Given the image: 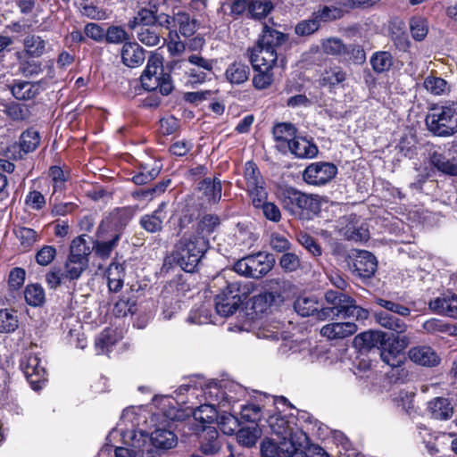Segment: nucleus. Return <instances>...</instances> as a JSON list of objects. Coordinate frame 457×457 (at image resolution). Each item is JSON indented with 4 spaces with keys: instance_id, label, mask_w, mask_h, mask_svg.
<instances>
[{
    "instance_id": "obj_1",
    "label": "nucleus",
    "mask_w": 457,
    "mask_h": 457,
    "mask_svg": "<svg viewBox=\"0 0 457 457\" xmlns=\"http://www.w3.org/2000/svg\"><path fill=\"white\" fill-rule=\"evenodd\" d=\"M91 246L84 236L75 237L70 245L62 269L53 268L46 274L48 287L55 289L67 281L78 280L88 268Z\"/></svg>"
},
{
    "instance_id": "obj_2",
    "label": "nucleus",
    "mask_w": 457,
    "mask_h": 457,
    "mask_svg": "<svg viewBox=\"0 0 457 457\" xmlns=\"http://www.w3.org/2000/svg\"><path fill=\"white\" fill-rule=\"evenodd\" d=\"M354 340L366 348L377 347L383 362L392 368L400 367L403 363V352L410 344L408 336H388L382 331H366L358 335Z\"/></svg>"
},
{
    "instance_id": "obj_3",
    "label": "nucleus",
    "mask_w": 457,
    "mask_h": 457,
    "mask_svg": "<svg viewBox=\"0 0 457 457\" xmlns=\"http://www.w3.org/2000/svg\"><path fill=\"white\" fill-rule=\"evenodd\" d=\"M286 39L284 33L264 25L262 35L250 50L249 57L253 70H273L278 61L277 49Z\"/></svg>"
},
{
    "instance_id": "obj_4",
    "label": "nucleus",
    "mask_w": 457,
    "mask_h": 457,
    "mask_svg": "<svg viewBox=\"0 0 457 457\" xmlns=\"http://www.w3.org/2000/svg\"><path fill=\"white\" fill-rule=\"evenodd\" d=\"M328 306H322L318 312V320H325L337 317L343 319L354 318L356 320H365L369 312L357 305L350 295L339 291L328 290L324 295Z\"/></svg>"
},
{
    "instance_id": "obj_5",
    "label": "nucleus",
    "mask_w": 457,
    "mask_h": 457,
    "mask_svg": "<svg viewBox=\"0 0 457 457\" xmlns=\"http://www.w3.org/2000/svg\"><path fill=\"white\" fill-rule=\"evenodd\" d=\"M281 203L286 211L301 220H311L320 211L318 195L306 194L293 187L283 191Z\"/></svg>"
},
{
    "instance_id": "obj_6",
    "label": "nucleus",
    "mask_w": 457,
    "mask_h": 457,
    "mask_svg": "<svg viewBox=\"0 0 457 457\" xmlns=\"http://www.w3.org/2000/svg\"><path fill=\"white\" fill-rule=\"evenodd\" d=\"M208 247L204 237H184L176 245L173 260L186 272H194Z\"/></svg>"
},
{
    "instance_id": "obj_7",
    "label": "nucleus",
    "mask_w": 457,
    "mask_h": 457,
    "mask_svg": "<svg viewBox=\"0 0 457 457\" xmlns=\"http://www.w3.org/2000/svg\"><path fill=\"white\" fill-rule=\"evenodd\" d=\"M429 131L439 137L452 136L457 132V104L436 106L426 117Z\"/></svg>"
},
{
    "instance_id": "obj_8",
    "label": "nucleus",
    "mask_w": 457,
    "mask_h": 457,
    "mask_svg": "<svg viewBox=\"0 0 457 457\" xmlns=\"http://www.w3.org/2000/svg\"><path fill=\"white\" fill-rule=\"evenodd\" d=\"M142 87L147 91L159 89L162 96H168L173 89L170 76L163 72L162 59L158 54H152L140 77Z\"/></svg>"
},
{
    "instance_id": "obj_9",
    "label": "nucleus",
    "mask_w": 457,
    "mask_h": 457,
    "mask_svg": "<svg viewBox=\"0 0 457 457\" xmlns=\"http://www.w3.org/2000/svg\"><path fill=\"white\" fill-rule=\"evenodd\" d=\"M201 390L203 396L208 403H214V406L227 407L228 400L225 395V383L218 384L216 382L205 383L203 378H191L188 384H183L178 388V393L183 395L189 392L192 396L198 397L196 393Z\"/></svg>"
},
{
    "instance_id": "obj_10",
    "label": "nucleus",
    "mask_w": 457,
    "mask_h": 457,
    "mask_svg": "<svg viewBox=\"0 0 457 457\" xmlns=\"http://www.w3.org/2000/svg\"><path fill=\"white\" fill-rule=\"evenodd\" d=\"M274 263L272 254L259 252L238 260L234 264V270L245 277L260 278L271 270Z\"/></svg>"
},
{
    "instance_id": "obj_11",
    "label": "nucleus",
    "mask_w": 457,
    "mask_h": 457,
    "mask_svg": "<svg viewBox=\"0 0 457 457\" xmlns=\"http://www.w3.org/2000/svg\"><path fill=\"white\" fill-rule=\"evenodd\" d=\"M295 420V417H286L280 413H275L267 419V423L271 432L277 435L281 441L293 442V444L307 441L306 434L297 427Z\"/></svg>"
},
{
    "instance_id": "obj_12",
    "label": "nucleus",
    "mask_w": 457,
    "mask_h": 457,
    "mask_svg": "<svg viewBox=\"0 0 457 457\" xmlns=\"http://www.w3.org/2000/svg\"><path fill=\"white\" fill-rule=\"evenodd\" d=\"M245 293L238 282L227 283L226 288L215 297V310L222 317L234 314L242 304Z\"/></svg>"
},
{
    "instance_id": "obj_13",
    "label": "nucleus",
    "mask_w": 457,
    "mask_h": 457,
    "mask_svg": "<svg viewBox=\"0 0 457 457\" xmlns=\"http://www.w3.org/2000/svg\"><path fill=\"white\" fill-rule=\"evenodd\" d=\"M21 369L33 390L37 391L43 387L46 381V371L37 355L24 356L21 361Z\"/></svg>"
},
{
    "instance_id": "obj_14",
    "label": "nucleus",
    "mask_w": 457,
    "mask_h": 457,
    "mask_svg": "<svg viewBox=\"0 0 457 457\" xmlns=\"http://www.w3.org/2000/svg\"><path fill=\"white\" fill-rule=\"evenodd\" d=\"M337 173L335 164L325 162H313L308 165L303 173V180L313 186H322L328 183Z\"/></svg>"
},
{
    "instance_id": "obj_15",
    "label": "nucleus",
    "mask_w": 457,
    "mask_h": 457,
    "mask_svg": "<svg viewBox=\"0 0 457 457\" xmlns=\"http://www.w3.org/2000/svg\"><path fill=\"white\" fill-rule=\"evenodd\" d=\"M245 179L246 181L247 191L252 197L253 204H260L262 201L267 199V191L264 187V180L254 162H247L245 163Z\"/></svg>"
},
{
    "instance_id": "obj_16",
    "label": "nucleus",
    "mask_w": 457,
    "mask_h": 457,
    "mask_svg": "<svg viewBox=\"0 0 457 457\" xmlns=\"http://www.w3.org/2000/svg\"><path fill=\"white\" fill-rule=\"evenodd\" d=\"M131 219L130 212L125 208H118L112 211L106 216L101 222L98 228H104L107 232L118 235L121 237L124 228L129 224Z\"/></svg>"
},
{
    "instance_id": "obj_17",
    "label": "nucleus",
    "mask_w": 457,
    "mask_h": 457,
    "mask_svg": "<svg viewBox=\"0 0 457 457\" xmlns=\"http://www.w3.org/2000/svg\"><path fill=\"white\" fill-rule=\"evenodd\" d=\"M120 240L118 235H112L104 228H97L96 234V240L91 247V252L94 251L95 254L103 259H108L112 251L118 246V243Z\"/></svg>"
},
{
    "instance_id": "obj_18",
    "label": "nucleus",
    "mask_w": 457,
    "mask_h": 457,
    "mask_svg": "<svg viewBox=\"0 0 457 457\" xmlns=\"http://www.w3.org/2000/svg\"><path fill=\"white\" fill-rule=\"evenodd\" d=\"M130 443L125 442V446L116 447L115 457H142L147 435L143 430L134 431L129 435Z\"/></svg>"
},
{
    "instance_id": "obj_19",
    "label": "nucleus",
    "mask_w": 457,
    "mask_h": 457,
    "mask_svg": "<svg viewBox=\"0 0 457 457\" xmlns=\"http://www.w3.org/2000/svg\"><path fill=\"white\" fill-rule=\"evenodd\" d=\"M350 269L357 277L370 278L377 270L376 257L368 251H359Z\"/></svg>"
},
{
    "instance_id": "obj_20",
    "label": "nucleus",
    "mask_w": 457,
    "mask_h": 457,
    "mask_svg": "<svg viewBox=\"0 0 457 457\" xmlns=\"http://www.w3.org/2000/svg\"><path fill=\"white\" fill-rule=\"evenodd\" d=\"M408 356L412 362L424 367H436L440 363L439 355L428 345L411 347L408 352Z\"/></svg>"
},
{
    "instance_id": "obj_21",
    "label": "nucleus",
    "mask_w": 457,
    "mask_h": 457,
    "mask_svg": "<svg viewBox=\"0 0 457 457\" xmlns=\"http://www.w3.org/2000/svg\"><path fill=\"white\" fill-rule=\"evenodd\" d=\"M431 164L441 173L457 176V154L451 151L434 152L430 155Z\"/></svg>"
},
{
    "instance_id": "obj_22",
    "label": "nucleus",
    "mask_w": 457,
    "mask_h": 457,
    "mask_svg": "<svg viewBox=\"0 0 457 457\" xmlns=\"http://www.w3.org/2000/svg\"><path fill=\"white\" fill-rule=\"evenodd\" d=\"M357 329L353 322H332L321 328L320 335L329 340L343 339L353 335Z\"/></svg>"
},
{
    "instance_id": "obj_23",
    "label": "nucleus",
    "mask_w": 457,
    "mask_h": 457,
    "mask_svg": "<svg viewBox=\"0 0 457 457\" xmlns=\"http://www.w3.org/2000/svg\"><path fill=\"white\" fill-rule=\"evenodd\" d=\"M287 150L299 159H312L318 154L317 145L303 137H296L287 144Z\"/></svg>"
},
{
    "instance_id": "obj_24",
    "label": "nucleus",
    "mask_w": 457,
    "mask_h": 457,
    "mask_svg": "<svg viewBox=\"0 0 457 457\" xmlns=\"http://www.w3.org/2000/svg\"><path fill=\"white\" fill-rule=\"evenodd\" d=\"M188 64L193 65L205 73L211 72L213 68V62L212 60L205 59L198 54H191L187 60H172L170 62L168 68L170 72L177 73L178 71L183 68H187Z\"/></svg>"
},
{
    "instance_id": "obj_25",
    "label": "nucleus",
    "mask_w": 457,
    "mask_h": 457,
    "mask_svg": "<svg viewBox=\"0 0 457 457\" xmlns=\"http://www.w3.org/2000/svg\"><path fill=\"white\" fill-rule=\"evenodd\" d=\"M147 435L146 442L149 440L153 446L157 449L168 450L177 445V436L170 430L163 428H156L154 431Z\"/></svg>"
},
{
    "instance_id": "obj_26",
    "label": "nucleus",
    "mask_w": 457,
    "mask_h": 457,
    "mask_svg": "<svg viewBox=\"0 0 457 457\" xmlns=\"http://www.w3.org/2000/svg\"><path fill=\"white\" fill-rule=\"evenodd\" d=\"M120 55L123 64L129 68L140 66L145 59L144 49L136 42H125Z\"/></svg>"
},
{
    "instance_id": "obj_27",
    "label": "nucleus",
    "mask_w": 457,
    "mask_h": 457,
    "mask_svg": "<svg viewBox=\"0 0 457 457\" xmlns=\"http://www.w3.org/2000/svg\"><path fill=\"white\" fill-rule=\"evenodd\" d=\"M294 446L287 445V441L276 442L274 439L265 438L261 444L262 457H287V453L294 452Z\"/></svg>"
},
{
    "instance_id": "obj_28",
    "label": "nucleus",
    "mask_w": 457,
    "mask_h": 457,
    "mask_svg": "<svg viewBox=\"0 0 457 457\" xmlns=\"http://www.w3.org/2000/svg\"><path fill=\"white\" fill-rule=\"evenodd\" d=\"M165 203H162L156 210L150 214H145L140 218L141 227L149 233H156L162 230V223L166 218L164 209Z\"/></svg>"
},
{
    "instance_id": "obj_29",
    "label": "nucleus",
    "mask_w": 457,
    "mask_h": 457,
    "mask_svg": "<svg viewBox=\"0 0 457 457\" xmlns=\"http://www.w3.org/2000/svg\"><path fill=\"white\" fill-rule=\"evenodd\" d=\"M428 410L433 419L447 420L453 414V407L450 401L445 397H436L428 402Z\"/></svg>"
},
{
    "instance_id": "obj_30",
    "label": "nucleus",
    "mask_w": 457,
    "mask_h": 457,
    "mask_svg": "<svg viewBox=\"0 0 457 457\" xmlns=\"http://www.w3.org/2000/svg\"><path fill=\"white\" fill-rule=\"evenodd\" d=\"M295 128L291 123L281 122L273 127L272 134L279 151L286 152L287 144L295 137Z\"/></svg>"
},
{
    "instance_id": "obj_31",
    "label": "nucleus",
    "mask_w": 457,
    "mask_h": 457,
    "mask_svg": "<svg viewBox=\"0 0 457 457\" xmlns=\"http://www.w3.org/2000/svg\"><path fill=\"white\" fill-rule=\"evenodd\" d=\"M41 87L39 83L16 80L11 87L12 96L19 100H29L37 96Z\"/></svg>"
},
{
    "instance_id": "obj_32",
    "label": "nucleus",
    "mask_w": 457,
    "mask_h": 457,
    "mask_svg": "<svg viewBox=\"0 0 457 457\" xmlns=\"http://www.w3.org/2000/svg\"><path fill=\"white\" fill-rule=\"evenodd\" d=\"M108 288L111 292H119L124 284L125 269L122 264L112 262L105 271Z\"/></svg>"
},
{
    "instance_id": "obj_33",
    "label": "nucleus",
    "mask_w": 457,
    "mask_h": 457,
    "mask_svg": "<svg viewBox=\"0 0 457 457\" xmlns=\"http://www.w3.org/2000/svg\"><path fill=\"white\" fill-rule=\"evenodd\" d=\"M376 321L383 328L392 330L397 334H403L407 329L406 323L398 317L388 313L386 311L376 312L375 314Z\"/></svg>"
},
{
    "instance_id": "obj_34",
    "label": "nucleus",
    "mask_w": 457,
    "mask_h": 457,
    "mask_svg": "<svg viewBox=\"0 0 457 457\" xmlns=\"http://www.w3.org/2000/svg\"><path fill=\"white\" fill-rule=\"evenodd\" d=\"M294 308L303 317L314 315L318 319V312L321 305L315 296H299L295 301Z\"/></svg>"
},
{
    "instance_id": "obj_35",
    "label": "nucleus",
    "mask_w": 457,
    "mask_h": 457,
    "mask_svg": "<svg viewBox=\"0 0 457 457\" xmlns=\"http://www.w3.org/2000/svg\"><path fill=\"white\" fill-rule=\"evenodd\" d=\"M193 415L194 419L203 425V430L204 428H212L209 425L217 422L219 419L218 411L213 403L202 404L195 410Z\"/></svg>"
},
{
    "instance_id": "obj_36",
    "label": "nucleus",
    "mask_w": 457,
    "mask_h": 457,
    "mask_svg": "<svg viewBox=\"0 0 457 457\" xmlns=\"http://www.w3.org/2000/svg\"><path fill=\"white\" fill-rule=\"evenodd\" d=\"M161 165L157 162H154L153 164H141L139 171L132 177V181L136 185L147 184L159 175Z\"/></svg>"
},
{
    "instance_id": "obj_37",
    "label": "nucleus",
    "mask_w": 457,
    "mask_h": 457,
    "mask_svg": "<svg viewBox=\"0 0 457 457\" xmlns=\"http://www.w3.org/2000/svg\"><path fill=\"white\" fill-rule=\"evenodd\" d=\"M249 74V67L241 62L231 63L225 71L226 79L235 85L245 83L248 79Z\"/></svg>"
},
{
    "instance_id": "obj_38",
    "label": "nucleus",
    "mask_w": 457,
    "mask_h": 457,
    "mask_svg": "<svg viewBox=\"0 0 457 457\" xmlns=\"http://www.w3.org/2000/svg\"><path fill=\"white\" fill-rule=\"evenodd\" d=\"M431 309L443 312L444 314L457 318V295L436 298L429 303Z\"/></svg>"
},
{
    "instance_id": "obj_39",
    "label": "nucleus",
    "mask_w": 457,
    "mask_h": 457,
    "mask_svg": "<svg viewBox=\"0 0 457 457\" xmlns=\"http://www.w3.org/2000/svg\"><path fill=\"white\" fill-rule=\"evenodd\" d=\"M220 224V220L218 215L204 214L198 220L195 234L194 236L208 238V237L216 230Z\"/></svg>"
},
{
    "instance_id": "obj_40",
    "label": "nucleus",
    "mask_w": 457,
    "mask_h": 457,
    "mask_svg": "<svg viewBox=\"0 0 457 457\" xmlns=\"http://www.w3.org/2000/svg\"><path fill=\"white\" fill-rule=\"evenodd\" d=\"M370 62L372 70L380 74L391 69L394 64V58L391 53L387 51H378L371 55Z\"/></svg>"
},
{
    "instance_id": "obj_41",
    "label": "nucleus",
    "mask_w": 457,
    "mask_h": 457,
    "mask_svg": "<svg viewBox=\"0 0 457 457\" xmlns=\"http://www.w3.org/2000/svg\"><path fill=\"white\" fill-rule=\"evenodd\" d=\"M204 435L201 442V450L204 454H214L220 449V442L215 428H204Z\"/></svg>"
},
{
    "instance_id": "obj_42",
    "label": "nucleus",
    "mask_w": 457,
    "mask_h": 457,
    "mask_svg": "<svg viewBox=\"0 0 457 457\" xmlns=\"http://www.w3.org/2000/svg\"><path fill=\"white\" fill-rule=\"evenodd\" d=\"M13 232L25 251L30 250L33 245L40 239V235L30 228L18 227L14 228Z\"/></svg>"
},
{
    "instance_id": "obj_43",
    "label": "nucleus",
    "mask_w": 457,
    "mask_h": 457,
    "mask_svg": "<svg viewBox=\"0 0 457 457\" xmlns=\"http://www.w3.org/2000/svg\"><path fill=\"white\" fill-rule=\"evenodd\" d=\"M23 45L28 55L39 57L46 51V42L39 36L29 35L24 38Z\"/></svg>"
},
{
    "instance_id": "obj_44",
    "label": "nucleus",
    "mask_w": 457,
    "mask_h": 457,
    "mask_svg": "<svg viewBox=\"0 0 457 457\" xmlns=\"http://www.w3.org/2000/svg\"><path fill=\"white\" fill-rule=\"evenodd\" d=\"M137 39L147 46H155L160 43L161 36L157 26H141L137 32Z\"/></svg>"
},
{
    "instance_id": "obj_45",
    "label": "nucleus",
    "mask_w": 457,
    "mask_h": 457,
    "mask_svg": "<svg viewBox=\"0 0 457 457\" xmlns=\"http://www.w3.org/2000/svg\"><path fill=\"white\" fill-rule=\"evenodd\" d=\"M201 189L212 203H218L221 198L222 186L220 179H204L201 183Z\"/></svg>"
},
{
    "instance_id": "obj_46",
    "label": "nucleus",
    "mask_w": 457,
    "mask_h": 457,
    "mask_svg": "<svg viewBox=\"0 0 457 457\" xmlns=\"http://www.w3.org/2000/svg\"><path fill=\"white\" fill-rule=\"evenodd\" d=\"M19 327V320L15 311L0 310V333L14 332Z\"/></svg>"
},
{
    "instance_id": "obj_47",
    "label": "nucleus",
    "mask_w": 457,
    "mask_h": 457,
    "mask_svg": "<svg viewBox=\"0 0 457 457\" xmlns=\"http://www.w3.org/2000/svg\"><path fill=\"white\" fill-rule=\"evenodd\" d=\"M174 26L179 27L180 34L184 37H190L195 31V21L190 19V16L186 12H178L173 17Z\"/></svg>"
},
{
    "instance_id": "obj_48",
    "label": "nucleus",
    "mask_w": 457,
    "mask_h": 457,
    "mask_svg": "<svg viewBox=\"0 0 457 457\" xmlns=\"http://www.w3.org/2000/svg\"><path fill=\"white\" fill-rule=\"evenodd\" d=\"M116 342L115 333L111 328L104 329L96 339V348L98 354L105 353L109 347Z\"/></svg>"
},
{
    "instance_id": "obj_49",
    "label": "nucleus",
    "mask_w": 457,
    "mask_h": 457,
    "mask_svg": "<svg viewBox=\"0 0 457 457\" xmlns=\"http://www.w3.org/2000/svg\"><path fill=\"white\" fill-rule=\"evenodd\" d=\"M40 143V137L37 130L29 129L24 131L20 139V145L22 151L29 153L34 151Z\"/></svg>"
},
{
    "instance_id": "obj_50",
    "label": "nucleus",
    "mask_w": 457,
    "mask_h": 457,
    "mask_svg": "<svg viewBox=\"0 0 457 457\" xmlns=\"http://www.w3.org/2000/svg\"><path fill=\"white\" fill-rule=\"evenodd\" d=\"M256 74L253 77V86L257 90H264L269 88L273 81L274 75L272 70H254Z\"/></svg>"
},
{
    "instance_id": "obj_51",
    "label": "nucleus",
    "mask_w": 457,
    "mask_h": 457,
    "mask_svg": "<svg viewBox=\"0 0 457 457\" xmlns=\"http://www.w3.org/2000/svg\"><path fill=\"white\" fill-rule=\"evenodd\" d=\"M24 296L28 304L39 306L45 301V291L39 285H29L26 287Z\"/></svg>"
},
{
    "instance_id": "obj_52",
    "label": "nucleus",
    "mask_w": 457,
    "mask_h": 457,
    "mask_svg": "<svg viewBox=\"0 0 457 457\" xmlns=\"http://www.w3.org/2000/svg\"><path fill=\"white\" fill-rule=\"evenodd\" d=\"M28 109L19 104H11L9 105L0 104V118L2 113H6L14 120H23L28 118Z\"/></svg>"
},
{
    "instance_id": "obj_53",
    "label": "nucleus",
    "mask_w": 457,
    "mask_h": 457,
    "mask_svg": "<svg viewBox=\"0 0 457 457\" xmlns=\"http://www.w3.org/2000/svg\"><path fill=\"white\" fill-rule=\"evenodd\" d=\"M217 424L226 435H233L239 429L238 419L231 413L221 415L218 419Z\"/></svg>"
},
{
    "instance_id": "obj_54",
    "label": "nucleus",
    "mask_w": 457,
    "mask_h": 457,
    "mask_svg": "<svg viewBox=\"0 0 457 457\" xmlns=\"http://www.w3.org/2000/svg\"><path fill=\"white\" fill-rule=\"evenodd\" d=\"M258 437L259 430L256 428H242L237 432V439L238 443L246 447L254 445Z\"/></svg>"
},
{
    "instance_id": "obj_55",
    "label": "nucleus",
    "mask_w": 457,
    "mask_h": 457,
    "mask_svg": "<svg viewBox=\"0 0 457 457\" xmlns=\"http://www.w3.org/2000/svg\"><path fill=\"white\" fill-rule=\"evenodd\" d=\"M225 395H227L228 406L242 400L245 395V389L239 384L225 382Z\"/></svg>"
},
{
    "instance_id": "obj_56",
    "label": "nucleus",
    "mask_w": 457,
    "mask_h": 457,
    "mask_svg": "<svg viewBox=\"0 0 457 457\" xmlns=\"http://www.w3.org/2000/svg\"><path fill=\"white\" fill-rule=\"evenodd\" d=\"M156 17L153 11L147 9L140 10L137 16L134 17L133 21L129 22V27L134 29L141 26H155Z\"/></svg>"
},
{
    "instance_id": "obj_57",
    "label": "nucleus",
    "mask_w": 457,
    "mask_h": 457,
    "mask_svg": "<svg viewBox=\"0 0 457 457\" xmlns=\"http://www.w3.org/2000/svg\"><path fill=\"white\" fill-rule=\"evenodd\" d=\"M376 303L382 308L386 310V312H390L392 313L397 314L401 317H407L411 313V309L407 306H404L399 303L386 300L384 298H377Z\"/></svg>"
},
{
    "instance_id": "obj_58",
    "label": "nucleus",
    "mask_w": 457,
    "mask_h": 457,
    "mask_svg": "<svg viewBox=\"0 0 457 457\" xmlns=\"http://www.w3.org/2000/svg\"><path fill=\"white\" fill-rule=\"evenodd\" d=\"M424 87L432 95L439 96L447 90V82L442 78L428 76L424 79Z\"/></svg>"
},
{
    "instance_id": "obj_59",
    "label": "nucleus",
    "mask_w": 457,
    "mask_h": 457,
    "mask_svg": "<svg viewBox=\"0 0 457 457\" xmlns=\"http://www.w3.org/2000/svg\"><path fill=\"white\" fill-rule=\"evenodd\" d=\"M319 17L312 14L311 19L300 21L295 28V32L298 36H309L318 30L320 28Z\"/></svg>"
},
{
    "instance_id": "obj_60",
    "label": "nucleus",
    "mask_w": 457,
    "mask_h": 457,
    "mask_svg": "<svg viewBox=\"0 0 457 457\" xmlns=\"http://www.w3.org/2000/svg\"><path fill=\"white\" fill-rule=\"evenodd\" d=\"M271 8L272 6L269 0H252L248 12L251 17L261 19L265 17L270 12Z\"/></svg>"
},
{
    "instance_id": "obj_61",
    "label": "nucleus",
    "mask_w": 457,
    "mask_h": 457,
    "mask_svg": "<svg viewBox=\"0 0 457 457\" xmlns=\"http://www.w3.org/2000/svg\"><path fill=\"white\" fill-rule=\"evenodd\" d=\"M346 74L340 67L326 70L322 75L324 85L335 86L345 80Z\"/></svg>"
},
{
    "instance_id": "obj_62",
    "label": "nucleus",
    "mask_w": 457,
    "mask_h": 457,
    "mask_svg": "<svg viewBox=\"0 0 457 457\" xmlns=\"http://www.w3.org/2000/svg\"><path fill=\"white\" fill-rule=\"evenodd\" d=\"M57 251L54 245H43L36 253V262L40 266L49 265L56 257Z\"/></svg>"
},
{
    "instance_id": "obj_63",
    "label": "nucleus",
    "mask_w": 457,
    "mask_h": 457,
    "mask_svg": "<svg viewBox=\"0 0 457 457\" xmlns=\"http://www.w3.org/2000/svg\"><path fill=\"white\" fill-rule=\"evenodd\" d=\"M104 38L111 44H121L129 39L128 33L121 27L111 26L105 31Z\"/></svg>"
},
{
    "instance_id": "obj_64",
    "label": "nucleus",
    "mask_w": 457,
    "mask_h": 457,
    "mask_svg": "<svg viewBox=\"0 0 457 457\" xmlns=\"http://www.w3.org/2000/svg\"><path fill=\"white\" fill-rule=\"evenodd\" d=\"M411 35L416 40H423L428 31L427 21L422 18H412L410 21Z\"/></svg>"
}]
</instances>
